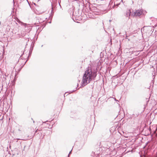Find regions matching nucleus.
Here are the masks:
<instances>
[{"mask_svg": "<svg viewBox=\"0 0 157 157\" xmlns=\"http://www.w3.org/2000/svg\"><path fill=\"white\" fill-rule=\"evenodd\" d=\"M97 69H93L90 67H88L83 75L82 84L80 87L86 86L92 79H94L97 76Z\"/></svg>", "mask_w": 157, "mask_h": 157, "instance_id": "f257e3e1", "label": "nucleus"}, {"mask_svg": "<svg viewBox=\"0 0 157 157\" xmlns=\"http://www.w3.org/2000/svg\"><path fill=\"white\" fill-rule=\"evenodd\" d=\"M143 12L141 10H137L133 11L132 15L134 17H139L142 13Z\"/></svg>", "mask_w": 157, "mask_h": 157, "instance_id": "f03ea898", "label": "nucleus"}, {"mask_svg": "<svg viewBox=\"0 0 157 157\" xmlns=\"http://www.w3.org/2000/svg\"><path fill=\"white\" fill-rule=\"evenodd\" d=\"M27 61V60L26 59V58L23 57H22V56H20V63H21V64L20 65V66L21 65H22V66L21 67V68H20V70L25 64Z\"/></svg>", "mask_w": 157, "mask_h": 157, "instance_id": "7ed1b4c3", "label": "nucleus"}, {"mask_svg": "<svg viewBox=\"0 0 157 157\" xmlns=\"http://www.w3.org/2000/svg\"><path fill=\"white\" fill-rule=\"evenodd\" d=\"M122 0H114V5L118 6Z\"/></svg>", "mask_w": 157, "mask_h": 157, "instance_id": "20e7f679", "label": "nucleus"}, {"mask_svg": "<svg viewBox=\"0 0 157 157\" xmlns=\"http://www.w3.org/2000/svg\"><path fill=\"white\" fill-rule=\"evenodd\" d=\"M131 12L130 10H128L126 11L125 15L126 17H129L131 15Z\"/></svg>", "mask_w": 157, "mask_h": 157, "instance_id": "39448f33", "label": "nucleus"}, {"mask_svg": "<svg viewBox=\"0 0 157 157\" xmlns=\"http://www.w3.org/2000/svg\"><path fill=\"white\" fill-rule=\"evenodd\" d=\"M20 25L22 26H24V27H26V25L27 24L25 23H23L21 21H20Z\"/></svg>", "mask_w": 157, "mask_h": 157, "instance_id": "423d86ee", "label": "nucleus"}, {"mask_svg": "<svg viewBox=\"0 0 157 157\" xmlns=\"http://www.w3.org/2000/svg\"><path fill=\"white\" fill-rule=\"evenodd\" d=\"M48 132L49 134H51L52 132L50 130H48L47 131Z\"/></svg>", "mask_w": 157, "mask_h": 157, "instance_id": "0eeeda50", "label": "nucleus"}, {"mask_svg": "<svg viewBox=\"0 0 157 157\" xmlns=\"http://www.w3.org/2000/svg\"><path fill=\"white\" fill-rule=\"evenodd\" d=\"M71 151H72V150L69 152V154L68 155V157L69 156L70 154H71Z\"/></svg>", "mask_w": 157, "mask_h": 157, "instance_id": "6e6552de", "label": "nucleus"}, {"mask_svg": "<svg viewBox=\"0 0 157 157\" xmlns=\"http://www.w3.org/2000/svg\"><path fill=\"white\" fill-rule=\"evenodd\" d=\"M52 12H53V7H52Z\"/></svg>", "mask_w": 157, "mask_h": 157, "instance_id": "1a4fd4ad", "label": "nucleus"}, {"mask_svg": "<svg viewBox=\"0 0 157 157\" xmlns=\"http://www.w3.org/2000/svg\"><path fill=\"white\" fill-rule=\"evenodd\" d=\"M151 82L153 83V82H154L153 80H152Z\"/></svg>", "mask_w": 157, "mask_h": 157, "instance_id": "9d476101", "label": "nucleus"}, {"mask_svg": "<svg viewBox=\"0 0 157 157\" xmlns=\"http://www.w3.org/2000/svg\"><path fill=\"white\" fill-rule=\"evenodd\" d=\"M26 1L28 2V3L29 4V2L28 1V0H26Z\"/></svg>", "mask_w": 157, "mask_h": 157, "instance_id": "9b49d317", "label": "nucleus"}, {"mask_svg": "<svg viewBox=\"0 0 157 157\" xmlns=\"http://www.w3.org/2000/svg\"><path fill=\"white\" fill-rule=\"evenodd\" d=\"M115 101H118L115 98Z\"/></svg>", "mask_w": 157, "mask_h": 157, "instance_id": "f8f14e48", "label": "nucleus"}, {"mask_svg": "<svg viewBox=\"0 0 157 157\" xmlns=\"http://www.w3.org/2000/svg\"><path fill=\"white\" fill-rule=\"evenodd\" d=\"M38 130V129H37L36 131V132H37V131Z\"/></svg>", "mask_w": 157, "mask_h": 157, "instance_id": "ddd939ff", "label": "nucleus"}, {"mask_svg": "<svg viewBox=\"0 0 157 157\" xmlns=\"http://www.w3.org/2000/svg\"><path fill=\"white\" fill-rule=\"evenodd\" d=\"M23 54H24V53H23V54H22V55H23ZM21 56H23V55H21Z\"/></svg>", "mask_w": 157, "mask_h": 157, "instance_id": "4468645a", "label": "nucleus"}, {"mask_svg": "<svg viewBox=\"0 0 157 157\" xmlns=\"http://www.w3.org/2000/svg\"><path fill=\"white\" fill-rule=\"evenodd\" d=\"M23 54H24V53H23V54H22V55H23ZM21 56H23V55H21Z\"/></svg>", "mask_w": 157, "mask_h": 157, "instance_id": "2eb2a0df", "label": "nucleus"}, {"mask_svg": "<svg viewBox=\"0 0 157 157\" xmlns=\"http://www.w3.org/2000/svg\"><path fill=\"white\" fill-rule=\"evenodd\" d=\"M1 24V22L0 21V25Z\"/></svg>", "mask_w": 157, "mask_h": 157, "instance_id": "dca6fc26", "label": "nucleus"}, {"mask_svg": "<svg viewBox=\"0 0 157 157\" xmlns=\"http://www.w3.org/2000/svg\"><path fill=\"white\" fill-rule=\"evenodd\" d=\"M29 53H30L31 54V53L30 51L29 52Z\"/></svg>", "mask_w": 157, "mask_h": 157, "instance_id": "f3484780", "label": "nucleus"}, {"mask_svg": "<svg viewBox=\"0 0 157 157\" xmlns=\"http://www.w3.org/2000/svg\"><path fill=\"white\" fill-rule=\"evenodd\" d=\"M43 45H42L41 46V47H43Z\"/></svg>", "mask_w": 157, "mask_h": 157, "instance_id": "a211bd4d", "label": "nucleus"}, {"mask_svg": "<svg viewBox=\"0 0 157 157\" xmlns=\"http://www.w3.org/2000/svg\"><path fill=\"white\" fill-rule=\"evenodd\" d=\"M50 23H51V21L49 22Z\"/></svg>", "mask_w": 157, "mask_h": 157, "instance_id": "6ab92c4d", "label": "nucleus"}]
</instances>
